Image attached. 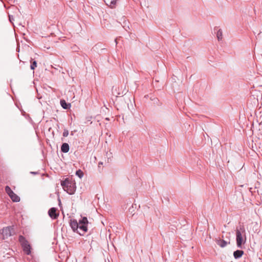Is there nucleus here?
<instances>
[{
    "mask_svg": "<svg viewBox=\"0 0 262 262\" xmlns=\"http://www.w3.org/2000/svg\"><path fill=\"white\" fill-rule=\"evenodd\" d=\"M61 185L62 186L64 190L66 191L70 194H74L76 190L75 183L68 178L61 181Z\"/></svg>",
    "mask_w": 262,
    "mask_h": 262,
    "instance_id": "f257e3e1",
    "label": "nucleus"
},
{
    "mask_svg": "<svg viewBox=\"0 0 262 262\" xmlns=\"http://www.w3.org/2000/svg\"><path fill=\"white\" fill-rule=\"evenodd\" d=\"M236 240L237 246L241 248L242 244L246 242V237L245 235V230L244 227H241L239 229L236 230Z\"/></svg>",
    "mask_w": 262,
    "mask_h": 262,
    "instance_id": "f03ea898",
    "label": "nucleus"
},
{
    "mask_svg": "<svg viewBox=\"0 0 262 262\" xmlns=\"http://www.w3.org/2000/svg\"><path fill=\"white\" fill-rule=\"evenodd\" d=\"M19 241L21 244V245L23 248L24 252L29 255L31 254V246L29 244L28 241L22 235L19 236Z\"/></svg>",
    "mask_w": 262,
    "mask_h": 262,
    "instance_id": "7ed1b4c3",
    "label": "nucleus"
},
{
    "mask_svg": "<svg viewBox=\"0 0 262 262\" xmlns=\"http://www.w3.org/2000/svg\"><path fill=\"white\" fill-rule=\"evenodd\" d=\"M13 228L11 227H6L0 230V238L5 239L12 235Z\"/></svg>",
    "mask_w": 262,
    "mask_h": 262,
    "instance_id": "20e7f679",
    "label": "nucleus"
},
{
    "mask_svg": "<svg viewBox=\"0 0 262 262\" xmlns=\"http://www.w3.org/2000/svg\"><path fill=\"white\" fill-rule=\"evenodd\" d=\"M5 191L10 197L12 201L18 202L20 201L19 197L17 194H16L8 186H6Z\"/></svg>",
    "mask_w": 262,
    "mask_h": 262,
    "instance_id": "39448f33",
    "label": "nucleus"
},
{
    "mask_svg": "<svg viewBox=\"0 0 262 262\" xmlns=\"http://www.w3.org/2000/svg\"><path fill=\"white\" fill-rule=\"evenodd\" d=\"M49 215L52 219H56L59 216V212L56 208L53 207L49 209L48 211Z\"/></svg>",
    "mask_w": 262,
    "mask_h": 262,
    "instance_id": "423d86ee",
    "label": "nucleus"
},
{
    "mask_svg": "<svg viewBox=\"0 0 262 262\" xmlns=\"http://www.w3.org/2000/svg\"><path fill=\"white\" fill-rule=\"evenodd\" d=\"M106 4L111 8L115 7L117 0H104Z\"/></svg>",
    "mask_w": 262,
    "mask_h": 262,
    "instance_id": "0eeeda50",
    "label": "nucleus"
},
{
    "mask_svg": "<svg viewBox=\"0 0 262 262\" xmlns=\"http://www.w3.org/2000/svg\"><path fill=\"white\" fill-rule=\"evenodd\" d=\"M70 226L74 231L77 230L79 227V224L76 220H71Z\"/></svg>",
    "mask_w": 262,
    "mask_h": 262,
    "instance_id": "6e6552de",
    "label": "nucleus"
},
{
    "mask_svg": "<svg viewBox=\"0 0 262 262\" xmlns=\"http://www.w3.org/2000/svg\"><path fill=\"white\" fill-rule=\"evenodd\" d=\"M244 251L242 250H236L234 252L233 255L235 258H238L242 256Z\"/></svg>",
    "mask_w": 262,
    "mask_h": 262,
    "instance_id": "1a4fd4ad",
    "label": "nucleus"
},
{
    "mask_svg": "<svg viewBox=\"0 0 262 262\" xmlns=\"http://www.w3.org/2000/svg\"><path fill=\"white\" fill-rule=\"evenodd\" d=\"M217 244L222 248L226 247L228 245V243L223 239H219L216 241Z\"/></svg>",
    "mask_w": 262,
    "mask_h": 262,
    "instance_id": "9d476101",
    "label": "nucleus"
},
{
    "mask_svg": "<svg viewBox=\"0 0 262 262\" xmlns=\"http://www.w3.org/2000/svg\"><path fill=\"white\" fill-rule=\"evenodd\" d=\"M61 150L63 152H67L69 150V146L68 143H63L61 147Z\"/></svg>",
    "mask_w": 262,
    "mask_h": 262,
    "instance_id": "9b49d317",
    "label": "nucleus"
},
{
    "mask_svg": "<svg viewBox=\"0 0 262 262\" xmlns=\"http://www.w3.org/2000/svg\"><path fill=\"white\" fill-rule=\"evenodd\" d=\"M60 104L61 106L64 109L69 108L71 106V104L70 103H67L64 100H60Z\"/></svg>",
    "mask_w": 262,
    "mask_h": 262,
    "instance_id": "f8f14e48",
    "label": "nucleus"
},
{
    "mask_svg": "<svg viewBox=\"0 0 262 262\" xmlns=\"http://www.w3.org/2000/svg\"><path fill=\"white\" fill-rule=\"evenodd\" d=\"M78 224H79L78 228L82 230L84 232L87 231L88 229H87L86 225H85L84 224H80V225L79 222Z\"/></svg>",
    "mask_w": 262,
    "mask_h": 262,
    "instance_id": "ddd939ff",
    "label": "nucleus"
},
{
    "mask_svg": "<svg viewBox=\"0 0 262 262\" xmlns=\"http://www.w3.org/2000/svg\"><path fill=\"white\" fill-rule=\"evenodd\" d=\"M30 62L31 63L30 68L31 70H34L35 68L37 67V62L35 60L33 61V59H31Z\"/></svg>",
    "mask_w": 262,
    "mask_h": 262,
    "instance_id": "4468645a",
    "label": "nucleus"
},
{
    "mask_svg": "<svg viewBox=\"0 0 262 262\" xmlns=\"http://www.w3.org/2000/svg\"><path fill=\"white\" fill-rule=\"evenodd\" d=\"M80 224H84L86 225L88 224V221L86 217H83L81 220H80L79 222Z\"/></svg>",
    "mask_w": 262,
    "mask_h": 262,
    "instance_id": "2eb2a0df",
    "label": "nucleus"
},
{
    "mask_svg": "<svg viewBox=\"0 0 262 262\" xmlns=\"http://www.w3.org/2000/svg\"><path fill=\"white\" fill-rule=\"evenodd\" d=\"M216 36L219 40L222 39V31L221 30L217 31Z\"/></svg>",
    "mask_w": 262,
    "mask_h": 262,
    "instance_id": "dca6fc26",
    "label": "nucleus"
},
{
    "mask_svg": "<svg viewBox=\"0 0 262 262\" xmlns=\"http://www.w3.org/2000/svg\"><path fill=\"white\" fill-rule=\"evenodd\" d=\"M76 174L80 178H81L83 176V172L80 169L76 171Z\"/></svg>",
    "mask_w": 262,
    "mask_h": 262,
    "instance_id": "f3484780",
    "label": "nucleus"
},
{
    "mask_svg": "<svg viewBox=\"0 0 262 262\" xmlns=\"http://www.w3.org/2000/svg\"><path fill=\"white\" fill-rule=\"evenodd\" d=\"M68 134H69L68 131H67V130L64 131L63 133V136L64 137H67V136H68Z\"/></svg>",
    "mask_w": 262,
    "mask_h": 262,
    "instance_id": "a211bd4d",
    "label": "nucleus"
},
{
    "mask_svg": "<svg viewBox=\"0 0 262 262\" xmlns=\"http://www.w3.org/2000/svg\"><path fill=\"white\" fill-rule=\"evenodd\" d=\"M134 207L132 206V207L129 208V211L132 212V210H133Z\"/></svg>",
    "mask_w": 262,
    "mask_h": 262,
    "instance_id": "6ab92c4d",
    "label": "nucleus"
},
{
    "mask_svg": "<svg viewBox=\"0 0 262 262\" xmlns=\"http://www.w3.org/2000/svg\"><path fill=\"white\" fill-rule=\"evenodd\" d=\"M102 163H99V165H100H100H102Z\"/></svg>",
    "mask_w": 262,
    "mask_h": 262,
    "instance_id": "aec40b11",
    "label": "nucleus"
}]
</instances>
